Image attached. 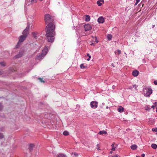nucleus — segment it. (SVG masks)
I'll return each instance as SVG.
<instances>
[{"label":"nucleus","mask_w":157,"mask_h":157,"mask_svg":"<svg viewBox=\"0 0 157 157\" xmlns=\"http://www.w3.org/2000/svg\"><path fill=\"white\" fill-rule=\"evenodd\" d=\"M55 25H53L52 23L46 26V36L48 42H52L54 41V36H55Z\"/></svg>","instance_id":"obj_1"},{"label":"nucleus","mask_w":157,"mask_h":157,"mask_svg":"<svg viewBox=\"0 0 157 157\" xmlns=\"http://www.w3.org/2000/svg\"><path fill=\"white\" fill-rule=\"evenodd\" d=\"M29 23H28L26 27L22 32V35L20 36L19 37V40L17 45V47L20 46L22 43L25 40L29 33Z\"/></svg>","instance_id":"obj_2"},{"label":"nucleus","mask_w":157,"mask_h":157,"mask_svg":"<svg viewBox=\"0 0 157 157\" xmlns=\"http://www.w3.org/2000/svg\"><path fill=\"white\" fill-rule=\"evenodd\" d=\"M144 92L145 96L149 97L152 93V90L150 88L145 87L144 88Z\"/></svg>","instance_id":"obj_3"},{"label":"nucleus","mask_w":157,"mask_h":157,"mask_svg":"<svg viewBox=\"0 0 157 157\" xmlns=\"http://www.w3.org/2000/svg\"><path fill=\"white\" fill-rule=\"evenodd\" d=\"M44 20L46 24H48L47 26L49 25L50 23H52L53 25H54L52 23V22L53 21V20L52 19L50 16L49 14H46L45 15Z\"/></svg>","instance_id":"obj_4"},{"label":"nucleus","mask_w":157,"mask_h":157,"mask_svg":"<svg viewBox=\"0 0 157 157\" xmlns=\"http://www.w3.org/2000/svg\"><path fill=\"white\" fill-rule=\"evenodd\" d=\"M98 102L96 101H92L91 102L90 105L92 108L95 109L98 107Z\"/></svg>","instance_id":"obj_5"},{"label":"nucleus","mask_w":157,"mask_h":157,"mask_svg":"<svg viewBox=\"0 0 157 157\" xmlns=\"http://www.w3.org/2000/svg\"><path fill=\"white\" fill-rule=\"evenodd\" d=\"M84 27L85 29V30L86 31L90 30L92 28L90 25L89 24L85 25H84Z\"/></svg>","instance_id":"obj_6"},{"label":"nucleus","mask_w":157,"mask_h":157,"mask_svg":"<svg viewBox=\"0 0 157 157\" xmlns=\"http://www.w3.org/2000/svg\"><path fill=\"white\" fill-rule=\"evenodd\" d=\"M48 50V48L46 47L45 48L42 50L41 54L43 56H44L47 53Z\"/></svg>","instance_id":"obj_7"},{"label":"nucleus","mask_w":157,"mask_h":157,"mask_svg":"<svg viewBox=\"0 0 157 157\" xmlns=\"http://www.w3.org/2000/svg\"><path fill=\"white\" fill-rule=\"evenodd\" d=\"M23 54H24L23 51H20L19 52V53L18 54H17L15 56V57L16 58H20V57H22L23 55Z\"/></svg>","instance_id":"obj_8"},{"label":"nucleus","mask_w":157,"mask_h":157,"mask_svg":"<svg viewBox=\"0 0 157 157\" xmlns=\"http://www.w3.org/2000/svg\"><path fill=\"white\" fill-rule=\"evenodd\" d=\"M23 54H24L23 51H20L19 52V53L18 54H17L15 56V57L16 58H20V57H22L23 55Z\"/></svg>","instance_id":"obj_9"},{"label":"nucleus","mask_w":157,"mask_h":157,"mask_svg":"<svg viewBox=\"0 0 157 157\" xmlns=\"http://www.w3.org/2000/svg\"><path fill=\"white\" fill-rule=\"evenodd\" d=\"M98 21L99 23H103L104 22V19L103 17H100L98 19Z\"/></svg>","instance_id":"obj_10"},{"label":"nucleus","mask_w":157,"mask_h":157,"mask_svg":"<svg viewBox=\"0 0 157 157\" xmlns=\"http://www.w3.org/2000/svg\"><path fill=\"white\" fill-rule=\"evenodd\" d=\"M139 74V72L135 70L133 71L132 72V75L134 76H137Z\"/></svg>","instance_id":"obj_11"},{"label":"nucleus","mask_w":157,"mask_h":157,"mask_svg":"<svg viewBox=\"0 0 157 157\" xmlns=\"http://www.w3.org/2000/svg\"><path fill=\"white\" fill-rule=\"evenodd\" d=\"M104 2L103 0H98L97 2V4L99 6H101L102 3H103Z\"/></svg>","instance_id":"obj_12"},{"label":"nucleus","mask_w":157,"mask_h":157,"mask_svg":"<svg viewBox=\"0 0 157 157\" xmlns=\"http://www.w3.org/2000/svg\"><path fill=\"white\" fill-rule=\"evenodd\" d=\"M44 56H43V55L41 54H39V55H37L36 59L39 60H41L42 59Z\"/></svg>","instance_id":"obj_13"},{"label":"nucleus","mask_w":157,"mask_h":157,"mask_svg":"<svg viewBox=\"0 0 157 157\" xmlns=\"http://www.w3.org/2000/svg\"><path fill=\"white\" fill-rule=\"evenodd\" d=\"M118 111L120 113H122L124 111V108L121 106H120L118 109Z\"/></svg>","instance_id":"obj_14"},{"label":"nucleus","mask_w":157,"mask_h":157,"mask_svg":"<svg viewBox=\"0 0 157 157\" xmlns=\"http://www.w3.org/2000/svg\"><path fill=\"white\" fill-rule=\"evenodd\" d=\"M34 147V145L33 144H31L29 145V149L30 151L33 150V148Z\"/></svg>","instance_id":"obj_15"},{"label":"nucleus","mask_w":157,"mask_h":157,"mask_svg":"<svg viewBox=\"0 0 157 157\" xmlns=\"http://www.w3.org/2000/svg\"><path fill=\"white\" fill-rule=\"evenodd\" d=\"M98 134L100 135H102L103 134H107V132L104 130L100 131L98 133Z\"/></svg>","instance_id":"obj_16"},{"label":"nucleus","mask_w":157,"mask_h":157,"mask_svg":"<svg viewBox=\"0 0 157 157\" xmlns=\"http://www.w3.org/2000/svg\"><path fill=\"white\" fill-rule=\"evenodd\" d=\"M90 20V16L88 15H86L85 16V21H88Z\"/></svg>","instance_id":"obj_17"},{"label":"nucleus","mask_w":157,"mask_h":157,"mask_svg":"<svg viewBox=\"0 0 157 157\" xmlns=\"http://www.w3.org/2000/svg\"><path fill=\"white\" fill-rule=\"evenodd\" d=\"M33 37L35 39L37 38L36 35L38 34L37 32H33L32 33Z\"/></svg>","instance_id":"obj_18"},{"label":"nucleus","mask_w":157,"mask_h":157,"mask_svg":"<svg viewBox=\"0 0 157 157\" xmlns=\"http://www.w3.org/2000/svg\"><path fill=\"white\" fill-rule=\"evenodd\" d=\"M137 147L136 145L134 144L131 146V149L134 150H136L137 148Z\"/></svg>","instance_id":"obj_19"},{"label":"nucleus","mask_w":157,"mask_h":157,"mask_svg":"<svg viewBox=\"0 0 157 157\" xmlns=\"http://www.w3.org/2000/svg\"><path fill=\"white\" fill-rule=\"evenodd\" d=\"M151 147L154 149H156L157 147V145L156 144H153L151 145Z\"/></svg>","instance_id":"obj_20"},{"label":"nucleus","mask_w":157,"mask_h":157,"mask_svg":"<svg viewBox=\"0 0 157 157\" xmlns=\"http://www.w3.org/2000/svg\"><path fill=\"white\" fill-rule=\"evenodd\" d=\"M111 146L112 147V148L111 150L112 151H114L115 150V145L114 144H113L111 145Z\"/></svg>","instance_id":"obj_21"},{"label":"nucleus","mask_w":157,"mask_h":157,"mask_svg":"<svg viewBox=\"0 0 157 157\" xmlns=\"http://www.w3.org/2000/svg\"><path fill=\"white\" fill-rule=\"evenodd\" d=\"M4 138V136L3 134L2 133H0V139H2Z\"/></svg>","instance_id":"obj_22"},{"label":"nucleus","mask_w":157,"mask_h":157,"mask_svg":"<svg viewBox=\"0 0 157 157\" xmlns=\"http://www.w3.org/2000/svg\"><path fill=\"white\" fill-rule=\"evenodd\" d=\"M63 134L64 136H67L69 135V132L67 131H65L63 132Z\"/></svg>","instance_id":"obj_23"},{"label":"nucleus","mask_w":157,"mask_h":157,"mask_svg":"<svg viewBox=\"0 0 157 157\" xmlns=\"http://www.w3.org/2000/svg\"><path fill=\"white\" fill-rule=\"evenodd\" d=\"M57 157H66V156L63 154H60L58 155Z\"/></svg>","instance_id":"obj_24"},{"label":"nucleus","mask_w":157,"mask_h":157,"mask_svg":"<svg viewBox=\"0 0 157 157\" xmlns=\"http://www.w3.org/2000/svg\"><path fill=\"white\" fill-rule=\"evenodd\" d=\"M107 38L109 40H110L112 38V36L110 34H109L107 36Z\"/></svg>","instance_id":"obj_25"},{"label":"nucleus","mask_w":157,"mask_h":157,"mask_svg":"<svg viewBox=\"0 0 157 157\" xmlns=\"http://www.w3.org/2000/svg\"><path fill=\"white\" fill-rule=\"evenodd\" d=\"M80 67L81 69H84L86 67L84 66L83 64H82L80 65Z\"/></svg>","instance_id":"obj_26"},{"label":"nucleus","mask_w":157,"mask_h":157,"mask_svg":"<svg viewBox=\"0 0 157 157\" xmlns=\"http://www.w3.org/2000/svg\"><path fill=\"white\" fill-rule=\"evenodd\" d=\"M0 64L2 66H5V63L4 62H1Z\"/></svg>","instance_id":"obj_27"},{"label":"nucleus","mask_w":157,"mask_h":157,"mask_svg":"<svg viewBox=\"0 0 157 157\" xmlns=\"http://www.w3.org/2000/svg\"><path fill=\"white\" fill-rule=\"evenodd\" d=\"M38 79L40 80V81L41 82H44V81L43 80V78H38Z\"/></svg>","instance_id":"obj_28"},{"label":"nucleus","mask_w":157,"mask_h":157,"mask_svg":"<svg viewBox=\"0 0 157 157\" xmlns=\"http://www.w3.org/2000/svg\"><path fill=\"white\" fill-rule=\"evenodd\" d=\"M36 2H37V1L36 0H31V3H36Z\"/></svg>","instance_id":"obj_29"},{"label":"nucleus","mask_w":157,"mask_h":157,"mask_svg":"<svg viewBox=\"0 0 157 157\" xmlns=\"http://www.w3.org/2000/svg\"><path fill=\"white\" fill-rule=\"evenodd\" d=\"M140 0H136V2L135 4V6H136L140 2Z\"/></svg>","instance_id":"obj_30"},{"label":"nucleus","mask_w":157,"mask_h":157,"mask_svg":"<svg viewBox=\"0 0 157 157\" xmlns=\"http://www.w3.org/2000/svg\"><path fill=\"white\" fill-rule=\"evenodd\" d=\"M87 55L89 57V58L87 59V60L89 61L90 60V59L91 58V56L89 54H87Z\"/></svg>","instance_id":"obj_31"},{"label":"nucleus","mask_w":157,"mask_h":157,"mask_svg":"<svg viewBox=\"0 0 157 157\" xmlns=\"http://www.w3.org/2000/svg\"><path fill=\"white\" fill-rule=\"evenodd\" d=\"M2 108V103H0V110H1Z\"/></svg>","instance_id":"obj_32"},{"label":"nucleus","mask_w":157,"mask_h":157,"mask_svg":"<svg viewBox=\"0 0 157 157\" xmlns=\"http://www.w3.org/2000/svg\"><path fill=\"white\" fill-rule=\"evenodd\" d=\"M152 131H155L156 132H157V128H152Z\"/></svg>","instance_id":"obj_33"},{"label":"nucleus","mask_w":157,"mask_h":157,"mask_svg":"<svg viewBox=\"0 0 157 157\" xmlns=\"http://www.w3.org/2000/svg\"><path fill=\"white\" fill-rule=\"evenodd\" d=\"M74 155L75 157H77V156L78 155V154L77 153H76V152L74 153Z\"/></svg>","instance_id":"obj_34"},{"label":"nucleus","mask_w":157,"mask_h":157,"mask_svg":"<svg viewBox=\"0 0 157 157\" xmlns=\"http://www.w3.org/2000/svg\"><path fill=\"white\" fill-rule=\"evenodd\" d=\"M117 52L119 54H121V51L120 50H117Z\"/></svg>","instance_id":"obj_35"},{"label":"nucleus","mask_w":157,"mask_h":157,"mask_svg":"<svg viewBox=\"0 0 157 157\" xmlns=\"http://www.w3.org/2000/svg\"><path fill=\"white\" fill-rule=\"evenodd\" d=\"M154 84L155 85H157V81L155 80L154 82Z\"/></svg>","instance_id":"obj_36"},{"label":"nucleus","mask_w":157,"mask_h":157,"mask_svg":"<svg viewBox=\"0 0 157 157\" xmlns=\"http://www.w3.org/2000/svg\"><path fill=\"white\" fill-rule=\"evenodd\" d=\"M132 87L133 88H135V89H136V85H134L132 86Z\"/></svg>","instance_id":"obj_37"},{"label":"nucleus","mask_w":157,"mask_h":157,"mask_svg":"<svg viewBox=\"0 0 157 157\" xmlns=\"http://www.w3.org/2000/svg\"><path fill=\"white\" fill-rule=\"evenodd\" d=\"M154 105H155V107H157V102H155L154 104Z\"/></svg>","instance_id":"obj_38"},{"label":"nucleus","mask_w":157,"mask_h":157,"mask_svg":"<svg viewBox=\"0 0 157 157\" xmlns=\"http://www.w3.org/2000/svg\"><path fill=\"white\" fill-rule=\"evenodd\" d=\"M95 42H96V43H98V41H97L96 37L95 39Z\"/></svg>","instance_id":"obj_39"},{"label":"nucleus","mask_w":157,"mask_h":157,"mask_svg":"<svg viewBox=\"0 0 157 157\" xmlns=\"http://www.w3.org/2000/svg\"><path fill=\"white\" fill-rule=\"evenodd\" d=\"M0 130L2 131H3V128L1 127L0 128Z\"/></svg>","instance_id":"obj_40"},{"label":"nucleus","mask_w":157,"mask_h":157,"mask_svg":"<svg viewBox=\"0 0 157 157\" xmlns=\"http://www.w3.org/2000/svg\"><path fill=\"white\" fill-rule=\"evenodd\" d=\"M145 154H142L141 155V156L142 157H144L145 156Z\"/></svg>","instance_id":"obj_41"},{"label":"nucleus","mask_w":157,"mask_h":157,"mask_svg":"<svg viewBox=\"0 0 157 157\" xmlns=\"http://www.w3.org/2000/svg\"><path fill=\"white\" fill-rule=\"evenodd\" d=\"M155 107V106L154 105L151 106V108L152 109H154Z\"/></svg>","instance_id":"obj_42"},{"label":"nucleus","mask_w":157,"mask_h":157,"mask_svg":"<svg viewBox=\"0 0 157 157\" xmlns=\"http://www.w3.org/2000/svg\"><path fill=\"white\" fill-rule=\"evenodd\" d=\"M133 88L132 86H129V89H132Z\"/></svg>","instance_id":"obj_43"},{"label":"nucleus","mask_w":157,"mask_h":157,"mask_svg":"<svg viewBox=\"0 0 157 157\" xmlns=\"http://www.w3.org/2000/svg\"><path fill=\"white\" fill-rule=\"evenodd\" d=\"M111 157H118L117 155H115L111 156Z\"/></svg>","instance_id":"obj_44"},{"label":"nucleus","mask_w":157,"mask_h":157,"mask_svg":"<svg viewBox=\"0 0 157 157\" xmlns=\"http://www.w3.org/2000/svg\"><path fill=\"white\" fill-rule=\"evenodd\" d=\"M90 45H94V43H91V44H90Z\"/></svg>","instance_id":"obj_45"},{"label":"nucleus","mask_w":157,"mask_h":157,"mask_svg":"<svg viewBox=\"0 0 157 157\" xmlns=\"http://www.w3.org/2000/svg\"><path fill=\"white\" fill-rule=\"evenodd\" d=\"M76 34H77V35H78V31H76Z\"/></svg>","instance_id":"obj_46"},{"label":"nucleus","mask_w":157,"mask_h":157,"mask_svg":"<svg viewBox=\"0 0 157 157\" xmlns=\"http://www.w3.org/2000/svg\"><path fill=\"white\" fill-rule=\"evenodd\" d=\"M106 108L107 109H108V106H107V107H106Z\"/></svg>","instance_id":"obj_47"},{"label":"nucleus","mask_w":157,"mask_h":157,"mask_svg":"<svg viewBox=\"0 0 157 157\" xmlns=\"http://www.w3.org/2000/svg\"><path fill=\"white\" fill-rule=\"evenodd\" d=\"M97 149H98V150H99V147H98V148H97Z\"/></svg>","instance_id":"obj_48"},{"label":"nucleus","mask_w":157,"mask_h":157,"mask_svg":"<svg viewBox=\"0 0 157 157\" xmlns=\"http://www.w3.org/2000/svg\"><path fill=\"white\" fill-rule=\"evenodd\" d=\"M112 153V151H111L110 152V153Z\"/></svg>","instance_id":"obj_49"},{"label":"nucleus","mask_w":157,"mask_h":157,"mask_svg":"<svg viewBox=\"0 0 157 157\" xmlns=\"http://www.w3.org/2000/svg\"><path fill=\"white\" fill-rule=\"evenodd\" d=\"M156 112H157V107L156 108Z\"/></svg>","instance_id":"obj_50"},{"label":"nucleus","mask_w":157,"mask_h":157,"mask_svg":"<svg viewBox=\"0 0 157 157\" xmlns=\"http://www.w3.org/2000/svg\"><path fill=\"white\" fill-rule=\"evenodd\" d=\"M40 0V1H42L43 0Z\"/></svg>","instance_id":"obj_51"},{"label":"nucleus","mask_w":157,"mask_h":157,"mask_svg":"<svg viewBox=\"0 0 157 157\" xmlns=\"http://www.w3.org/2000/svg\"><path fill=\"white\" fill-rule=\"evenodd\" d=\"M11 70L12 71H14V70Z\"/></svg>","instance_id":"obj_52"},{"label":"nucleus","mask_w":157,"mask_h":157,"mask_svg":"<svg viewBox=\"0 0 157 157\" xmlns=\"http://www.w3.org/2000/svg\"><path fill=\"white\" fill-rule=\"evenodd\" d=\"M102 104L104 105V103H102Z\"/></svg>","instance_id":"obj_53"},{"label":"nucleus","mask_w":157,"mask_h":157,"mask_svg":"<svg viewBox=\"0 0 157 157\" xmlns=\"http://www.w3.org/2000/svg\"><path fill=\"white\" fill-rule=\"evenodd\" d=\"M136 157H138V156H136Z\"/></svg>","instance_id":"obj_54"}]
</instances>
